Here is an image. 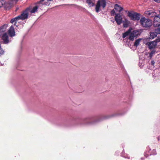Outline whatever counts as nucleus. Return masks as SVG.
I'll return each instance as SVG.
<instances>
[{
    "label": "nucleus",
    "mask_w": 160,
    "mask_h": 160,
    "mask_svg": "<svg viewBox=\"0 0 160 160\" xmlns=\"http://www.w3.org/2000/svg\"><path fill=\"white\" fill-rule=\"evenodd\" d=\"M31 10L32 7L31 6H30L27 8L25 10L22 12L21 14L18 16L19 20L23 21L28 19L29 15V12H30L31 14L33 13L31 12Z\"/></svg>",
    "instance_id": "1"
},
{
    "label": "nucleus",
    "mask_w": 160,
    "mask_h": 160,
    "mask_svg": "<svg viewBox=\"0 0 160 160\" xmlns=\"http://www.w3.org/2000/svg\"><path fill=\"white\" fill-rule=\"evenodd\" d=\"M45 0H40L39 1L37 2L36 3L37 5L35 6L33 8H32V10L31 11L32 13H35L38 11V8L41 9L42 8V7L43 5L49 6L50 3H48L47 2H43Z\"/></svg>",
    "instance_id": "2"
},
{
    "label": "nucleus",
    "mask_w": 160,
    "mask_h": 160,
    "mask_svg": "<svg viewBox=\"0 0 160 160\" xmlns=\"http://www.w3.org/2000/svg\"><path fill=\"white\" fill-rule=\"evenodd\" d=\"M141 25L145 28L149 27L152 25V22L149 19H147L145 17L142 18L140 20Z\"/></svg>",
    "instance_id": "3"
},
{
    "label": "nucleus",
    "mask_w": 160,
    "mask_h": 160,
    "mask_svg": "<svg viewBox=\"0 0 160 160\" xmlns=\"http://www.w3.org/2000/svg\"><path fill=\"white\" fill-rule=\"evenodd\" d=\"M140 14L137 12L132 13L128 11L127 16L129 17L131 20L133 21L139 20L140 18Z\"/></svg>",
    "instance_id": "4"
},
{
    "label": "nucleus",
    "mask_w": 160,
    "mask_h": 160,
    "mask_svg": "<svg viewBox=\"0 0 160 160\" xmlns=\"http://www.w3.org/2000/svg\"><path fill=\"white\" fill-rule=\"evenodd\" d=\"M153 26L154 27H157V29L160 32V15H158L154 18Z\"/></svg>",
    "instance_id": "5"
},
{
    "label": "nucleus",
    "mask_w": 160,
    "mask_h": 160,
    "mask_svg": "<svg viewBox=\"0 0 160 160\" xmlns=\"http://www.w3.org/2000/svg\"><path fill=\"white\" fill-rule=\"evenodd\" d=\"M139 34V32L138 31L133 30L132 32H131L128 39L130 40L133 41Z\"/></svg>",
    "instance_id": "6"
},
{
    "label": "nucleus",
    "mask_w": 160,
    "mask_h": 160,
    "mask_svg": "<svg viewBox=\"0 0 160 160\" xmlns=\"http://www.w3.org/2000/svg\"><path fill=\"white\" fill-rule=\"evenodd\" d=\"M2 42L4 44H7L9 42L8 36L6 33H4L2 35Z\"/></svg>",
    "instance_id": "7"
},
{
    "label": "nucleus",
    "mask_w": 160,
    "mask_h": 160,
    "mask_svg": "<svg viewBox=\"0 0 160 160\" xmlns=\"http://www.w3.org/2000/svg\"><path fill=\"white\" fill-rule=\"evenodd\" d=\"M158 34H159L158 36H160V32H159L158 30V29L156 28L155 29L154 31L151 32H150V39H153L157 36Z\"/></svg>",
    "instance_id": "8"
},
{
    "label": "nucleus",
    "mask_w": 160,
    "mask_h": 160,
    "mask_svg": "<svg viewBox=\"0 0 160 160\" xmlns=\"http://www.w3.org/2000/svg\"><path fill=\"white\" fill-rule=\"evenodd\" d=\"M122 18L120 14H116L115 16V20L118 25H120L122 22Z\"/></svg>",
    "instance_id": "9"
},
{
    "label": "nucleus",
    "mask_w": 160,
    "mask_h": 160,
    "mask_svg": "<svg viewBox=\"0 0 160 160\" xmlns=\"http://www.w3.org/2000/svg\"><path fill=\"white\" fill-rule=\"evenodd\" d=\"M145 13L148 15V16L150 18H152L157 16L156 12L152 11H147L145 12Z\"/></svg>",
    "instance_id": "10"
},
{
    "label": "nucleus",
    "mask_w": 160,
    "mask_h": 160,
    "mask_svg": "<svg viewBox=\"0 0 160 160\" xmlns=\"http://www.w3.org/2000/svg\"><path fill=\"white\" fill-rule=\"evenodd\" d=\"M8 34L10 36L12 37L15 35V32L14 28L12 26H11L8 30Z\"/></svg>",
    "instance_id": "11"
},
{
    "label": "nucleus",
    "mask_w": 160,
    "mask_h": 160,
    "mask_svg": "<svg viewBox=\"0 0 160 160\" xmlns=\"http://www.w3.org/2000/svg\"><path fill=\"white\" fill-rule=\"evenodd\" d=\"M114 9H115L117 12H120L123 9V8L118 4H116L114 6Z\"/></svg>",
    "instance_id": "12"
},
{
    "label": "nucleus",
    "mask_w": 160,
    "mask_h": 160,
    "mask_svg": "<svg viewBox=\"0 0 160 160\" xmlns=\"http://www.w3.org/2000/svg\"><path fill=\"white\" fill-rule=\"evenodd\" d=\"M123 27L124 28H127L128 27L130 23V22L127 19H125L123 21Z\"/></svg>",
    "instance_id": "13"
},
{
    "label": "nucleus",
    "mask_w": 160,
    "mask_h": 160,
    "mask_svg": "<svg viewBox=\"0 0 160 160\" xmlns=\"http://www.w3.org/2000/svg\"><path fill=\"white\" fill-rule=\"evenodd\" d=\"M100 0H98L97 3L95 7L96 11L97 12H98L99 11L100 8Z\"/></svg>",
    "instance_id": "14"
},
{
    "label": "nucleus",
    "mask_w": 160,
    "mask_h": 160,
    "mask_svg": "<svg viewBox=\"0 0 160 160\" xmlns=\"http://www.w3.org/2000/svg\"><path fill=\"white\" fill-rule=\"evenodd\" d=\"M130 32L131 29H129L126 32H125L122 34V38H125V37L128 36V35H130Z\"/></svg>",
    "instance_id": "15"
},
{
    "label": "nucleus",
    "mask_w": 160,
    "mask_h": 160,
    "mask_svg": "<svg viewBox=\"0 0 160 160\" xmlns=\"http://www.w3.org/2000/svg\"><path fill=\"white\" fill-rule=\"evenodd\" d=\"M19 20L18 16L14 18H12L10 21V22L12 23H14V25H16L17 22L18 20Z\"/></svg>",
    "instance_id": "16"
},
{
    "label": "nucleus",
    "mask_w": 160,
    "mask_h": 160,
    "mask_svg": "<svg viewBox=\"0 0 160 160\" xmlns=\"http://www.w3.org/2000/svg\"><path fill=\"white\" fill-rule=\"evenodd\" d=\"M4 8L6 9H9L11 8H12V6H11L10 4L8 2L7 3H5L4 4L3 6Z\"/></svg>",
    "instance_id": "17"
},
{
    "label": "nucleus",
    "mask_w": 160,
    "mask_h": 160,
    "mask_svg": "<svg viewBox=\"0 0 160 160\" xmlns=\"http://www.w3.org/2000/svg\"><path fill=\"white\" fill-rule=\"evenodd\" d=\"M18 1V0H10L8 2L10 4L11 6L12 7L17 3Z\"/></svg>",
    "instance_id": "18"
},
{
    "label": "nucleus",
    "mask_w": 160,
    "mask_h": 160,
    "mask_svg": "<svg viewBox=\"0 0 160 160\" xmlns=\"http://www.w3.org/2000/svg\"><path fill=\"white\" fill-rule=\"evenodd\" d=\"M142 40L141 38H138L134 42V46L137 47L139 44L140 42Z\"/></svg>",
    "instance_id": "19"
},
{
    "label": "nucleus",
    "mask_w": 160,
    "mask_h": 160,
    "mask_svg": "<svg viewBox=\"0 0 160 160\" xmlns=\"http://www.w3.org/2000/svg\"><path fill=\"white\" fill-rule=\"evenodd\" d=\"M92 117H88L85 118L84 119V121L85 122L88 123L89 122L92 120Z\"/></svg>",
    "instance_id": "20"
},
{
    "label": "nucleus",
    "mask_w": 160,
    "mask_h": 160,
    "mask_svg": "<svg viewBox=\"0 0 160 160\" xmlns=\"http://www.w3.org/2000/svg\"><path fill=\"white\" fill-rule=\"evenodd\" d=\"M7 26L6 25L4 24L1 26L0 28V32H4L5 31Z\"/></svg>",
    "instance_id": "21"
},
{
    "label": "nucleus",
    "mask_w": 160,
    "mask_h": 160,
    "mask_svg": "<svg viewBox=\"0 0 160 160\" xmlns=\"http://www.w3.org/2000/svg\"><path fill=\"white\" fill-rule=\"evenodd\" d=\"M86 2L90 7H92L94 5V3L92 2V0H87Z\"/></svg>",
    "instance_id": "22"
},
{
    "label": "nucleus",
    "mask_w": 160,
    "mask_h": 160,
    "mask_svg": "<svg viewBox=\"0 0 160 160\" xmlns=\"http://www.w3.org/2000/svg\"><path fill=\"white\" fill-rule=\"evenodd\" d=\"M115 10H114V9H113L111 11V14H112V15H113V14L115 13Z\"/></svg>",
    "instance_id": "23"
},
{
    "label": "nucleus",
    "mask_w": 160,
    "mask_h": 160,
    "mask_svg": "<svg viewBox=\"0 0 160 160\" xmlns=\"http://www.w3.org/2000/svg\"><path fill=\"white\" fill-rule=\"evenodd\" d=\"M156 52V51L155 50H152L151 52V53L152 54V55H153V54H154L155 53V52Z\"/></svg>",
    "instance_id": "24"
},
{
    "label": "nucleus",
    "mask_w": 160,
    "mask_h": 160,
    "mask_svg": "<svg viewBox=\"0 0 160 160\" xmlns=\"http://www.w3.org/2000/svg\"><path fill=\"white\" fill-rule=\"evenodd\" d=\"M146 153H147V152L144 153V155L147 158L148 156V155Z\"/></svg>",
    "instance_id": "25"
},
{
    "label": "nucleus",
    "mask_w": 160,
    "mask_h": 160,
    "mask_svg": "<svg viewBox=\"0 0 160 160\" xmlns=\"http://www.w3.org/2000/svg\"><path fill=\"white\" fill-rule=\"evenodd\" d=\"M153 55L151 53L149 54V56L150 58H152Z\"/></svg>",
    "instance_id": "26"
},
{
    "label": "nucleus",
    "mask_w": 160,
    "mask_h": 160,
    "mask_svg": "<svg viewBox=\"0 0 160 160\" xmlns=\"http://www.w3.org/2000/svg\"><path fill=\"white\" fill-rule=\"evenodd\" d=\"M156 2H160V0H154Z\"/></svg>",
    "instance_id": "27"
},
{
    "label": "nucleus",
    "mask_w": 160,
    "mask_h": 160,
    "mask_svg": "<svg viewBox=\"0 0 160 160\" xmlns=\"http://www.w3.org/2000/svg\"><path fill=\"white\" fill-rule=\"evenodd\" d=\"M153 152H155V153H153V154H156V151H155V150H153Z\"/></svg>",
    "instance_id": "28"
},
{
    "label": "nucleus",
    "mask_w": 160,
    "mask_h": 160,
    "mask_svg": "<svg viewBox=\"0 0 160 160\" xmlns=\"http://www.w3.org/2000/svg\"><path fill=\"white\" fill-rule=\"evenodd\" d=\"M52 0H48L46 2H48V3H49V2L51 1H52Z\"/></svg>",
    "instance_id": "29"
},
{
    "label": "nucleus",
    "mask_w": 160,
    "mask_h": 160,
    "mask_svg": "<svg viewBox=\"0 0 160 160\" xmlns=\"http://www.w3.org/2000/svg\"><path fill=\"white\" fill-rule=\"evenodd\" d=\"M154 63V62L153 61H152V65H153Z\"/></svg>",
    "instance_id": "30"
},
{
    "label": "nucleus",
    "mask_w": 160,
    "mask_h": 160,
    "mask_svg": "<svg viewBox=\"0 0 160 160\" xmlns=\"http://www.w3.org/2000/svg\"><path fill=\"white\" fill-rule=\"evenodd\" d=\"M128 12V11L127 10H126L125 11V12Z\"/></svg>",
    "instance_id": "31"
}]
</instances>
